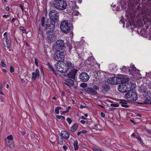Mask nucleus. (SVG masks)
Returning <instances> with one entry per match:
<instances>
[{"label": "nucleus", "instance_id": "f257e3e1", "mask_svg": "<svg viewBox=\"0 0 151 151\" xmlns=\"http://www.w3.org/2000/svg\"><path fill=\"white\" fill-rule=\"evenodd\" d=\"M49 16L50 21L47 22V27H51L52 28H55V23L59 21V13L55 10H52L50 12Z\"/></svg>", "mask_w": 151, "mask_h": 151}, {"label": "nucleus", "instance_id": "f03ea898", "mask_svg": "<svg viewBox=\"0 0 151 151\" xmlns=\"http://www.w3.org/2000/svg\"><path fill=\"white\" fill-rule=\"evenodd\" d=\"M54 28H52L51 27H46V30H47L46 33L47 39L50 43L53 42L56 39V35L53 33Z\"/></svg>", "mask_w": 151, "mask_h": 151}, {"label": "nucleus", "instance_id": "7ed1b4c3", "mask_svg": "<svg viewBox=\"0 0 151 151\" xmlns=\"http://www.w3.org/2000/svg\"><path fill=\"white\" fill-rule=\"evenodd\" d=\"M53 5L56 9L61 10L65 9L67 6L66 2L64 0H56Z\"/></svg>", "mask_w": 151, "mask_h": 151}, {"label": "nucleus", "instance_id": "20e7f679", "mask_svg": "<svg viewBox=\"0 0 151 151\" xmlns=\"http://www.w3.org/2000/svg\"><path fill=\"white\" fill-rule=\"evenodd\" d=\"M124 98L129 101L133 102L137 100V97L136 92L129 91L126 93Z\"/></svg>", "mask_w": 151, "mask_h": 151}, {"label": "nucleus", "instance_id": "39448f33", "mask_svg": "<svg viewBox=\"0 0 151 151\" xmlns=\"http://www.w3.org/2000/svg\"><path fill=\"white\" fill-rule=\"evenodd\" d=\"M65 55V53L64 52L60 50H56V51L53 54V58L57 61H61L64 60Z\"/></svg>", "mask_w": 151, "mask_h": 151}, {"label": "nucleus", "instance_id": "423d86ee", "mask_svg": "<svg viewBox=\"0 0 151 151\" xmlns=\"http://www.w3.org/2000/svg\"><path fill=\"white\" fill-rule=\"evenodd\" d=\"M60 27L61 31L66 34L69 33L71 30L68 22L67 21H63L61 23Z\"/></svg>", "mask_w": 151, "mask_h": 151}, {"label": "nucleus", "instance_id": "0eeeda50", "mask_svg": "<svg viewBox=\"0 0 151 151\" xmlns=\"http://www.w3.org/2000/svg\"><path fill=\"white\" fill-rule=\"evenodd\" d=\"M129 74L132 76V78H134L135 76H137L140 78L141 74L140 73V71L137 69L133 65H131L128 69Z\"/></svg>", "mask_w": 151, "mask_h": 151}, {"label": "nucleus", "instance_id": "6e6552de", "mask_svg": "<svg viewBox=\"0 0 151 151\" xmlns=\"http://www.w3.org/2000/svg\"><path fill=\"white\" fill-rule=\"evenodd\" d=\"M65 44L63 40H57L53 46V49L56 50H62L64 47Z\"/></svg>", "mask_w": 151, "mask_h": 151}, {"label": "nucleus", "instance_id": "1a4fd4ad", "mask_svg": "<svg viewBox=\"0 0 151 151\" xmlns=\"http://www.w3.org/2000/svg\"><path fill=\"white\" fill-rule=\"evenodd\" d=\"M94 76H95L96 81L100 82L104 77V73L103 71H99L94 73Z\"/></svg>", "mask_w": 151, "mask_h": 151}, {"label": "nucleus", "instance_id": "9d476101", "mask_svg": "<svg viewBox=\"0 0 151 151\" xmlns=\"http://www.w3.org/2000/svg\"><path fill=\"white\" fill-rule=\"evenodd\" d=\"M107 82L108 83L112 84L120 83L119 77H110L107 79Z\"/></svg>", "mask_w": 151, "mask_h": 151}, {"label": "nucleus", "instance_id": "9b49d317", "mask_svg": "<svg viewBox=\"0 0 151 151\" xmlns=\"http://www.w3.org/2000/svg\"><path fill=\"white\" fill-rule=\"evenodd\" d=\"M56 70L62 73L66 72L64 63L59 64L57 63L55 65Z\"/></svg>", "mask_w": 151, "mask_h": 151}, {"label": "nucleus", "instance_id": "f8f14e48", "mask_svg": "<svg viewBox=\"0 0 151 151\" xmlns=\"http://www.w3.org/2000/svg\"><path fill=\"white\" fill-rule=\"evenodd\" d=\"M110 87L107 83H104L101 85V91L104 94H107L110 90Z\"/></svg>", "mask_w": 151, "mask_h": 151}, {"label": "nucleus", "instance_id": "ddd939ff", "mask_svg": "<svg viewBox=\"0 0 151 151\" xmlns=\"http://www.w3.org/2000/svg\"><path fill=\"white\" fill-rule=\"evenodd\" d=\"M89 77L88 74L85 72L81 73L79 76V78L82 82L87 81L89 79Z\"/></svg>", "mask_w": 151, "mask_h": 151}, {"label": "nucleus", "instance_id": "4468645a", "mask_svg": "<svg viewBox=\"0 0 151 151\" xmlns=\"http://www.w3.org/2000/svg\"><path fill=\"white\" fill-rule=\"evenodd\" d=\"M66 72L69 69H71L74 67V65L70 62L67 61L63 63Z\"/></svg>", "mask_w": 151, "mask_h": 151}, {"label": "nucleus", "instance_id": "2eb2a0df", "mask_svg": "<svg viewBox=\"0 0 151 151\" xmlns=\"http://www.w3.org/2000/svg\"><path fill=\"white\" fill-rule=\"evenodd\" d=\"M78 71V70L75 69L70 70L69 73L68 74V77L70 78L75 79V75Z\"/></svg>", "mask_w": 151, "mask_h": 151}, {"label": "nucleus", "instance_id": "dca6fc26", "mask_svg": "<svg viewBox=\"0 0 151 151\" xmlns=\"http://www.w3.org/2000/svg\"><path fill=\"white\" fill-rule=\"evenodd\" d=\"M120 83H128V81L129 80V78L126 75L122 76L120 78L119 77Z\"/></svg>", "mask_w": 151, "mask_h": 151}, {"label": "nucleus", "instance_id": "f3484780", "mask_svg": "<svg viewBox=\"0 0 151 151\" xmlns=\"http://www.w3.org/2000/svg\"><path fill=\"white\" fill-rule=\"evenodd\" d=\"M126 85L124 83H122L121 84L119 85L118 86V91L122 92L124 93L127 91V89L126 88Z\"/></svg>", "mask_w": 151, "mask_h": 151}, {"label": "nucleus", "instance_id": "a211bd4d", "mask_svg": "<svg viewBox=\"0 0 151 151\" xmlns=\"http://www.w3.org/2000/svg\"><path fill=\"white\" fill-rule=\"evenodd\" d=\"M32 74V80L35 81L37 77H39L40 76V72L39 70L37 69H36L35 72H33Z\"/></svg>", "mask_w": 151, "mask_h": 151}, {"label": "nucleus", "instance_id": "6ab92c4d", "mask_svg": "<svg viewBox=\"0 0 151 151\" xmlns=\"http://www.w3.org/2000/svg\"><path fill=\"white\" fill-rule=\"evenodd\" d=\"M85 91L87 93L91 95H96L97 92L92 88L87 87L85 89Z\"/></svg>", "mask_w": 151, "mask_h": 151}, {"label": "nucleus", "instance_id": "aec40b11", "mask_svg": "<svg viewBox=\"0 0 151 151\" xmlns=\"http://www.w3.org/2000/svg\"><path fill=\"white\" fill-rule=\"evenodd\" d=\"M63 83L68 86H73L74 84V81L72 79H66L63 82Z\"/></svg>", "mask_w": 151, "mask_h": 151}, {"label": "nucleus", "instance_id": "412c9836", "mask_svg": "<svg viewBox=\"0 0 151 151\" xmlns=\"http://www.w3.org/2000/svg\"><path fill=\"white\" fill-rule=\"evenodd\" d=\"M61 134L62 137L66 139H68L69 138V134L65 131H62Z\"/></svg>", "mask_w": 151, "mask_h": 151}, {"label": "nucleus", "instance_id": "4be33fe9", "mask_svg": "<svg viewBox=\"0 0 151 151\" xmlns=\"http://www.w3.org/2000/svg\"><path fill=\"white\" fill-rule=\"evenodd\" d=\"M6 145L10 148H12L14 146V143L12 141L6 140Z\"/></svg>", "mask_w": 151, "mask_h": 151}, {"label": "nucleus", "instance_id": "5701e85b", "mask_svg": "<svg viewBox=\"0 0 151 151\" xmlns=\"http://www.w3.org/2000/svg\"><path fill=\"white\" fill-rule=\"evenodd\" d=\"M140 92L143 94V95H146L147 93V88L144 86H141L139 89Z\"/></svg>", "mask_w": 151, "mask_h": 151}, {"label": "nucleus", "instance_id": "b1692460", "mask_svg": "<svg viewBox=\"0 0 151 151\" xmlns=\"http://www.w3.org/2000/svg\"><path fill=\"white\" fill-rule=\"evenodd\" d=\"M140 104H151V100L150 98H145L144 101L138 103Z\"/></svg>", "mask_w": 151, "mask_h": 151}, {"label": "nucleus", "instance_id": "393cba45", "mask_svg": "<svg viewBox=\"0 0 151 151\" xmlns=\"http://www.w3.org/2000/svg\"><path fill=\"white\" fill-rule=\"evenodd\" d=\"M47 65L48 66V68L50 71H52L53 73L55 74V76H57V73H56L55 70L54 68L52 67L51 65L49 63H48Z\"/></svg>", "mask_w": 151, "mask_h": 151}, {"label": "nucleus", "instance_id": "a878e982", "mask_svg": "<svg viewBox=\"0 0 151 151\" xmlns=\"http://www.w3.org/2000/svg\"><path fill=\"white\" fill-rule=\"evenodd\" d=\"M47 22H49V20H47V22L45 23V18L44 17H42L41 19V23L42 26V27H44L45 26H46V27H47V26L46 25V23Z\"/></svg>", "mask_w": 151, "mask_h": 151}, {"label": "nucleus", "instance_id": "bb28decb", "mask_svg": "<svg viewBox=\"0 0 151 151\" xmlns=\"http://www.w3.org/2000/svg\"><path fill=\"white\" fill-rule=\"evenodd\" d=\"M73 146L74 149L75 150H78L79 147L78 145V142L77 140H76L74 141Z\"/></svg>", "mask_w": 151, "mask_h": 151}, {"label": "nucleus", "instance_id": "cd10ccee", "mask_svg": "<svg viewBox=\"0 0 151 151\" xmlns=\"http://www.w3.org/2000/svg\"><path fill=\"white\" fill-rule=\"evenodd\" d=\"M78 127L77 124H75L71 128V130L73 132H74L77 129Z\"/></svg>", "mask_w": 151, "mask_h": 151}, {"label": "nucleus", "instance_id": "c85d7f7f", "mask_svg": "<svg viewBox=\"0 0 151 151\" xmlns=\"http://www.w3.org/2000/svg\"><path fill=\"white\" fill-rule=\"evenodd\" d=\"M130 87V89H131V91H132V90H133V89H134L136 87V85L132 82H130L129 83Z\"/></svg>", "mask_w": 151, "mask_h": 151}, {"label": "nucleus", "instance_id": "c756f323", "mask_svg": "<svg viewBox=\"0 0 151 151\" xmlns=\"http://www.w3.org/2000/svg\"><path fill=\"white\" fill-rule=\"evenodd\" d=\"M125 85H126V88L127 89V91H131L129 83H125Z\"/></svg>", "mask_w": 151, "mask_h": 151}, {"label": "nucleus", "instance_id": "7c9ffc66", "mask_svg": "<svg viewBox=\"0 0 151 151\" xmlns=\"http://www.w3.org/2000/svg\"><path fill=\"white\" fill-rule=\"evenodd\" d=\"M122 73H126L127 71L128 68L125 66H124L122 68H120Z\"/></svg>", "mask_w": 151, "mask_h": 151}, {"label": "nucleus", "instance_id": "2f4dec72", "mask_svg": "<svg viewBox=\"0 0 151 151\" xmlns=\"http://www.w3.org/2000/svg\"><path fill=\"white\" fill-rule=\"evenodd\" d=\"M132 135L135 138L137 139L138 140H139L140 141V142H142L141 138L139 136L136 135L134 133H132Z\"/></svg>", "mask_w": 151, "mask_h": 151}, {"label": "nucleus", "instance_id": "473e14b6", "mask_svg": "<svg viewBox=\"0 0 151 151\" xmlns=\"http://www.w3.org/2000/svg\"><path fill=\"white\" fill-rule=\"evenodd\" d=\"M58 144L62 145L63 143V139L62 137L58 138Z\"/></svg>", "mask_w": 151, "mask_h": 151}, {"label": "nucleus", "instance_id": "72a5a7b5", "mask_svg": "<svg viewBox=\"0 0 151 151\" xmlns=\"http://www.w3.org/2000/svg\"><path fill=\"white\" fill-rule=\"evenodd\" d=\"M62 109V107L60 106H58L57 107L55 108V113L57 114H59V111L60 109Z\"/></svg>", "mask_w": 151, "mask_h": 151}, {"label": "nucleus", "instance_id": "f704fd0d", "mask_svg": "<svg viewBox=\"0 0 151 151\" xmlns=\"http://www.w3.org/2000/svg\"><path fill=\"white\" fill-rule=\"evenodd\" d=\"M120 103L122 106L125 107H128L127 103L124 102H121Z\"/></svg>", "mask_w": 151, "mask_h": 151}, {"label": "nucleus", "instance_id": "c9c22d12", "mask_svg": "<svg viewBox=\"0 0 151 151\" xmlns=\"http://www.w3.org/2000/svg\"><path fill=\"white\" fill-rule=\"evenodd\" d=\"M56 117L59 119H61L62 120H65V117L62 116H57Z\"/></svg>", "mask_w": 151, "mask_h": 151}, {"label": "nucleus", "instance_id": "e433bc0d", "mask_svg": "<svg viewBox=\"0 0 151 151\" xmlns=\"http://www.w3.org/2000/svg\"><path fill=\"white\" fill-rule=\"evenodd\" d=\"M13 139V137L12 135H9L7 137V139H6V140H9L10 141H12V139Z\"/></svg>", "mask_w": 151, "mask_h": 151}, {"label": "nucleus", "instance_id": "4c0bfd02", "mask_svg": "<svg viewBox=\"0 0 151 151\" xmlns=\"http://www.w3.org/2000/svg\"><path fill=\"white\" fill-rule=\"evenodd\" d=\"M88 60L89 62H92L94 60L92 56L88 57Z\"/></svg>", "mask_w": 151, "mask_h": 151}, {"label": "nucleus", "instance_id": "58836bf2", "mask_svg": "<svg viewBox=\"0 0 151 151\" xmlns=\"http://www.w3.org/2000/svg\"><path fill=\"white\" fill-rule=\"evenodd\" d=\"M87 85L86 83H81L80 86L83 88L86 87L87 86Z\"/></svg>", "mask_w": 151, "mask_h": 151}, {"label": "nucleus", "instance_id": "ea45409f", "mask_svg": "<svg viewBox=\"0 0 151 151\" xmlns=\"http://www.w3.org/2000/svg\"><path fill=\"white\" fill-rule=\"evenodd\" d=\"M66 121L68 122L69 124H70L72 122V121L71 119L70 118H67L66 119Z\"/></svg>", "mask_w": 151, "mask_h": 151}, {"label": "nucleus", "instance_id": "a19ab883", "mask_svg": "<svg viewBox=\"0 0 151 151\" xmlns=\"http://www.w3.org/2000/svg\"><path fill=\"white\" fill-rule=\"evenodd\" d=\"M6 42L7 45H11V42L10 39H7V40H6Z\"/></svg>", "mask_w": 151, "mask_h": 151}, {"label": "nucleus", "instance_id": "79ce46f5", "mask_svg": "<svg viewBox=\"0 0 151 151\" xmlns=\"http://www.w3.org/2000/svg\"><path fill=\"white\" fill-rule=\"evenodd\" d=\"M99 87L96 85L94 86L93 88V89H95L96 90H98L99 89Z\"/></svg>", "mask_w": 151, "mask_h": 151}, {"label": "nucleus", "instance_id": "37998d69", "mask_svg": "<svg viewBox=\"0 0 151 151\" xmlns=\"http://www.w3.org/2000/svg\"><path fill=\"white\" fill-rule=\"evenodd\" d=\"M10 72L11 73H12L13 72H14V69L12 66H11L10 67Z\"/></svg>", "mask_w": 151, "mask_h": 151}, {"label": "nucleus", "instance_id": "c03bdc74", "mask_svg": "<svg viewBox=\"0 0 151 151\" xmlns=\"http://www.w3.org/2000/svg\"><path fill=\"white\" fill-rule=\"evenodd\" d=\"M111 106L114 107H118L119 106V105L116 104H111Z\"/></svg>", "mask_w": 151, "mask_h": 151}, {"label": "nucleus", "instance_id": "a18cd8bd", "mask_svg": "<svg viewBox=\"0 0 151 151\" xmlns=\"http://www.w3.org/2000/svg\"><path fill=\"white\" fill-rule=\"evenodd\" d=\"M35 64L37 66H38V63L37 59L36 58H35Z\"/></svg>", "mask_w": 151, "mask_h": 151}, {"label": "nucleus", "instance_id": "49530a36", "mask_svg": "<svg viewBox=\"0 0 151 151\" xmlns=\"http://www.w3.org/2000/svg\"><path fill=\"white\" fill-rule=\"evenodd\" d=\"M1 66L3 67H5L6 66V65L3 61H1Z\"/></svg>", "mask_w": 151, "mask_h": 151}, {"label": "nucleus", "instance_id": "de8ad7c7", "mask_svg": "<svg viewBox=\"0 0 151 151\" xmlns=\"http://www.w3.org/2000/svg\"><path fill=\"white\" fill-rule=\"evenodd\" d=\"M93 150L94 151H103L100 149H98L95 148H93Z\"/></svg>", "mask_w": 151, "mask_h": 151}, {"label": "nucleus", "instance_id": "09e8293b", "mask_svg": "<svg viewBox=\"0 0 151 151\" xmlns=\"http://www.w3.org/2000/svg\"><path fill=\"white\" fill-rule=\"evenodd\" d=\"M5 9L6 11H8L9 9V7L8 6H6L5 7Z\"/></svg>", "mask_w": 151, "mask_h": 151}, {"label": "nucleus", "instance_id": "8fccbe9b", "mask_svg": "<svg viewBox=\"0 0 151 151\" xmlns=\"http://www.w3.org/2000/svg\"><path fill=\"white\" fill-rule=\"evenodd\" d=\"M112 66H113V67H114V69L113 68H112V70H114V69L116 67V66L115 65H110V68H111V67H112Z\"/></svg>", "mask_w": 151, "mask_h": 151}, {"label": "nucleus", "instance_id": "3c124183", "mask_svg": "<svg viewBox=\"0 0 151 151\" xmlns=\"http://www.w3.org/2000/svg\"><path fill=\"white\" fill-rule=\"evenodd\" d=\"M101 117H104L105 116V114L104 113L101 112Z\"/></svg>", "mask_w": 151, "mask_h": 151}, {"label": "nucleus", "instance_id": "603ef678", "mask_svg": "<svg viewBox=\"0 0 151 151\" xmlns=\"http://www.w3.org/2000/svg\"><path fill=\"white\" fill-rule=\"evenodd\" d=\"M19 7H20V8L22 9V11H23L24 10V8H23V6L22 5V4H20V6H19Z\"/></svg>", "mask_w": 151, "mask_h": 151}, {"label": "nucleus", "instance_id": "864d4df0", "mask_svg": "<svg viewBox=\"0 0 151 151\" xmlns=\"http://www.w3.org/2000/svg\"><path fill=\"white\" fill-rule=\"evenodd\" d=\"M63 150H66L67 149V147L65 145L63 146Z\"/></svg>", "mask_w": 151, "mask_h": 151}, {"label": "nucleus", "instance_id": "5fc2aeb1", "mask_svg": "<svg viewBox=\"0 0 151 151\" xmlns=\"http://www.w3.org/2000/svg\"><path fill=\"white\" fill-rule=\"evenodd\" d=\"M26 133V132H25L24 131H22L21 132V135L22 136H23L24 134H25Z\"/></svg>", "mask_w": 151, "mask_h": 151}, {"label": "nucleus", "instance_id": "6e6d98bb", "mask_svg": "<svg viewBox=\"0 0 151 151\" xmlns=\"http://www.w3.org/2000/svg\"><path fill=\"white\" fill-rule=\"evenodd\" d=\"M81 133H86L87 132V131L86 130H83L81 131Z\"/></svg>", "mask_w": 151, "mask_h": 151}, {"label": "nucleus", "instance_id": "4d7b16f0", "mask_svg": "<svg viewBox=\"0 0 151 151\" xmlns=\"http://www.w3.org/2000/svg\"><path fill=\"white\" fill-rule=\"evenodd\" d=\"M9 15H5V14H4V15H3V17H4V18H7L8 17H9Z\"/></svg>", "mask_w": 151, "mask_h": 151}, {"label": "nucleus", "instance_id": "13d9d810", "mask_svg": "<svg viewBox=\"0 0 151 151\" xmlns=\"http://www.w3.org/2000/svg\"><path fill=\"white\" fill-rule=\"evenodd\" d=\"M85 121L83 120H81L80 121V122L83 124H84L85 123Z\"/></svg>", "mask_w": 151, "mask_h": 151}, {"label": "nucleus", "instance_id": "bf43d9fd", "mask_svg": "<svg viewBox=\"0 0 151 151\" xmlns=\"http://www.w3.org/2000/svg\"><path fill=\"white\" fill-rule=\"evenodd\" d=\"M17 19V18H13V19H12L11 21V22L12 23V22H14V20H16Z\"/></svg>", "mask_w": 151, "mask_h": 151}, {"label": "nucleus", "instance_id": "052dcab7", "mask_svg": "<svg viewBox=\"0 0 151 151\" xmlns=\"http://www.w3.org/2000/svg\"><path fill=\"white\" fill-rule=\"evenodd\" d=\"M69 111L68 110H67L66 111H64L63 112V114L65 113L68 112Z\"/></svg>", "mask_w": 151, "mask_h": 151}, {"label": "nucleus", "instance_id": "680f3d73", "mask_svg": "<svg viewBox=\"0 0 151 151\" xmlns=\"http://www.w3.org/2000/svg\"><path fill=\"white\" fill-rule=\"evenodd\" d=\"M150 19L148 18H147V19H146V21H147L150 22Z\"/></svg>", "mask_w": 151, "mask_h": 151}, {"label": "nucleus", "instance_id": "e2e57ef3", "mask_svg": "<svg viewBox=\"0 0 151 151\" xmlns=\"http://www.w3.org/2000/svg\"><path fill=\"white\" fill-rule=\"evenodd\" d=\"M81 118L82 119H86V118L84 116H81Z\"/></svg>", "mask_w": 151, "mask_h": 151}, {"label": "nucleus", "instance_id": "0e129e2a", "mask_svg": "<svg viewBox=\"0 0 151 151\" xmlns=\"http://www.w3.org/2000/svg\"><path fill=\"white\" fill-rule=\"evenodd\" d=\"M2 70L4 72V73L6 72H7L6 70L5 69H2Z\"/></svg>", "mask_w": 151, "mask_h": 151}, {"label": "nucleus", "instance_id": "69168bd1", "mask_svg": "<svg viewBox=\"0 0 151 151\" xmlns=\"http://www.w3.org/2000/svg\"><path fill=\"white\" fill-rule=\"evenodd\" d=\"M4 35L5 36V37H6V36H7V33L6 32H5L4 34Z\"/></svg>", "mask_w": 151, "mask_h": 151}, {"label": "nucleus", "instance_id": "338daca9", "mask_svg": "<svg viewBox=\"0 0 151 151\" xmlns=\"http://www.w3.org/2000/svg\"><path fill=\"white\" fill-rule=\"evenodd\" d=\"M10 45H7V48L8 49H9L10 48Z\"/></svg>", "mask_w": 151, "mask_h": 151}, {"label": "nucleus", "instance_id": "774afa93", "mask_svg": "<svg viewBox=\"0 0 151 151\" xmlns=\"http://www.w3.org/2000/svg\"><path fill=\"white\" fill-rule=\"evenodd\" d=\"M72 48V47H71V46H70V47H69V51L70 52V51L71 50Z\"/></svg>", "mask_w": 151, "mask_h": 151}]
</instances>
